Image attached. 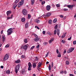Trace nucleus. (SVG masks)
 Instances as JSON below:
<instances>
[{
  "mask_svg": "<svg viewBox=\"0 0 76 76\" xmlns=\"http://www.w3.org/2000/svg\"><path fill=\"white\" fill-rule=\"evenodd\" d=\"M35 1L34 0H31V5H33L34 4V3Z\"/></svg>",
  "mask_w": 76,
  "mask_h": 76,
  "instance_id": "nucleus-23",
  "label": "nucleus"
},
{
  "mask_svg": "<svg viewBox=\"0 0 76 76\" xmlns=\"http://www.w3.org/2000/svg\"><path fill=\"white\" fill-rule=\"evenodd\" d=\"M23 3H24V0H21V2L18 3V7H20L21 6H22L23 4Z\"/></svg>",
  "mask_w": 76,
  "mask_h": 76,
  "instance_id": "nucleus-3",
  "label": "nucleus"
},
{
  "mask_svg": "<svg viewBox=\"0 0 76 76\" xmlns=\"http://www.w3.org/2000/svg\"><path fill=\"white\" fill-rule=\"evenodd\" d=\"M68 9H66V8H64V11H67V10H68Z\"/></svg>",
  "mask_w": 76,
  "mask_h": 76,
  "instance_id": "nucleus-40",
  "label": "nucleus"
},
{
  "mask_svg": "<svg viewBox=\"0 0 76 76\" xmlns=\"http://www.w3.org/2000/svg\"><path fill=\"white\" fill-rule=\"evenodd\" d=\"M39 47V45H38L36 46V48H38Z\"/></svg>",
  "mask_w": 76,
  "mask_h": 76,
  "instance_id": "nucleus-55",
  "label": "nucleus"
},
{
  "mask_svg": "<svg viewBox=\"0 0 76 76\" xmlns=\"http://www.w3.org/2000/svg\"><path fill=\"white\" fill-rule=\"evenodd\" d=\"M24 41L25 43H27L28 42V40L26 39H24Z\"/></svg>",
  "mask_w": 76,
  "mask_h": 76,
  "instance_id": "nucleus-27",
  "label": "nucleus"
},
{
  "mask_svg": "<svg viewBox=\"0 0 76 76\" xmlns=\"http://www.w3.org/2000/svg\"><path fill=\"white\" fill-rule=\"evenodd\" d=\"M69 76H73V75L72 74H70L69 75Z\"/></svg>",
  "mask_w": 76,
  "mask_h": 76,
  "instance_id": "nucleus-62",
  "label": "nucleus"
},
{
  "mask_svg": "<svg viewBox=\"0 0 76 76\" xmlns=\"http://www.w3.org/2000/svg\"><path fill=\"white\" fill-rule=\"evenodd\" d=\"M49 62L48 61H47L46 62V64H49Z\"/></svg>",
  "mask_w": 76,
  "mask_h": 76,
  "instance_id": "nucleus-64",
  "label": "nucleus"
},
{
  "mask_svg": "<svg viewBox=\"0 0 76 76\" xmlns=\"http://www.w3.org/2000/svg\"><path fill=\"white\" fill-rule=\"evenodd\" d=\"M45 3V1H43L42 2V5H43V4H44Z\"/></svg>",
  "mask_w": 76,
  "mask_h": 76,
  "instance_id": "nucleus-38",
  "label": "nucleus"
},
{
  "mask_svg": "<svg viewBox=\"0 0 76 76\" xmlns=\"http://www.w3.org/2000/svg\"><path fill=\"white\" fill-rule=\"evenodd\" d=\"M3 30H1V34H3Z\"/></svg>",
  "mask_w": 76,
  "mask_h": 76,
  "instance_id": "nucleus-63",
  "label": "nucleus"
},
{
  "mask_svg": "<svg viewBox=\"0 0 76 76\" xmlns=\"http://www.w3.org/2000/svg\"><path fill=\"white\" fill-rule=\"evenodd\" d=\"M11 11H8L7 12V16H9L11 14Z\"/></svg>",
  "mask_w": 76,
  "mask_h": 76,
  "instance_id": "nucleus-11",
  "label": "nucleus"
},
{
  "mask_svg": "<svg viewBox=\"0 0 76 76\" xmlns=\"http://www.w3.org/2000/svg\"><path fill=\"white\" fill-rule=\"evenodd\" d=\"M48 54H49V53L48 52L47 53V54L45 55V57H47V56H48Z\"/></svg>",
  "mask_w": 76,
  "mask_h": 76,
  "instance_id": "nucleus-44",
  "label": "nucleus"
},
{
  "mask_svg": "<svg viewBox=\"0 0 76 76\" xmlns=\"http://www.w3.org/2000/svg\"><path fill=\"white\" fill-rule=\"evenodd\" d=\"M58 27L57 26V25H56L55 27V29H57Z\"/></svg>",
  "mask_w": 76,
  "mask_h": 76,
  "instance_id": "nucleus-42",
  "label": "nucleus"
},
{
  "mask_svg": "<svg viewBox=\"0 0 76 76\" xmlns=\"http://www.w3.org/2000/svg\"><path fill=\"white\" fill-rule=\"evenodd\" d=\"M9 57V55H8L7 54H6L5 55L4 57L3 58V59L4 61H6L8 59Z\"/></svg>",
  "mask_w": 76,
  "mask_h": 76,
  "instance_id": "nucleus-4",
  "label": "nucleus"
},
{
  "mask_svg": "<svg viewBox=\"0 0 76 76\" xmlns=\"http://www.w3.org/2000/svg\"><path fill=\"white\" fill-rule=\"evenodd\" d=\"M74 50H75V48H71L69 49L68 50L67 53H72V51H73Z\"/></svg>",
  "mask_w": 76,
  "mask_h": 76,
  "instance_id": "nucleus-5",
  "label": "nucleus"
},
{
  "mask_svg": "<svg viewBox=\"0 0 76 76\" xmlns=\"http://www.w3.org/2000/svg\"><path fill=\"white\" fill-rule=\"evenodd\" d=\"M67 7H68L69 9H72L73 7V5H68L67 6Z\"/></svg>",
  "mask_w": 76,
  "mask_h": 76,
  "instance_id": "nucleus-13",
  "label": "nucleus"
},
{
  "mask_svg": "<svg viewBox=\"0 0 76 76\" xmlns=\"http://www.w3.org/2000/svg\"><path fill=\"white\" fill-rule=\"evenodd\" d=\"M33 68H35L36 67H37V65H36V64L35 63H33Z\"/></svg>",
  "mask_w": 76,
  "mask_h": 76,
  "instance_id": "nucleus-18",
  "label": "nucleus"
},
{
  "mask_svg": "<svg viewBox=\"0 0 76 76\" xmlns=\"http://www.w3.org/2000/svg\"><path fill=\"white\" fill-rule=\"evenodd\" d=\"M13 18V15H11V17H7V20H8V19H12Z\"/></svg>",
  "mask_w": 76,
  "mask_h": 76,
  "instance_id": "nucleus-16",
  "label": "nucleus"
},
{
  "mask_svg": "<svg viewBox=\"0 0 76 76\" xmlns=\"http://www.w3.org/2000/svg\"><path fill=\"white\" fill-rule=\"evenodd\" d=\"M42 34H45V31H43L42 32Z\"/></svg>",
  "mask_w": 76,
  "mask_h": 76,
  "instance_id": "nucleus-53",
  "label": "nucleus"
},
{
  "mask_svg": "<svg viewBox=\"0 0 76 76\" xmlns=\"http://www.w3.org/2000/svg\"><path fill=\"white\" fill-rule=\"evenodd\" d=\"M4 67V66H1V69H3Z\"/></svg>",
  "mask_w": 76,
  "mask_h": 76,
  "instance_id": "nucleus-58",
  "label": "nucleus"
},
{
  "mask_svg": "<svg viewBox=\"0 0 76 76\" xmlns=\"http://www.w3.org/2000/svg\"><path fill=\"white\" fill-rule=\"evenodd\" d=\"M61 42H62V43H65V41H64L63 40H62L61 41Z\"/></svg>",
  "mask_w": 76,
  "mask_h": 76,
  "instance_id": "nucleus-52",
  "label": "nucleus"
},
{
  "mask_svg": "<svg viewBox=\"0 0 76 76\" xmlns=\"http://www.w3.org/2000/svg\"><path fill=\"white\" fill-rule=\"evenodd\" d=\"M56 32L58 35L59 36V34H60V30L58 29H57L56 30Z\"/></svg>",
  "mask_w": 76,
  "mask_h": 76,
  "instance_id": "nucleus-15",
  "label": "nucleus"
},
{
  "mask_svg": "<svg viewBox=\"0 0 76 76\" xmlns=\"http://www.w3.org/2000/svg\"><path fill=\"white\" fill-rule=\"evenodd\" d=\"M56 52L57 54H58V52H59V51H58V49L56 50Z\"/></svg>",
  "mask_w": 76,
  "mask_h": 76,
  "instance_id": "nucleus-48",
  "label": "nucleus"
},
{
  "mask_svg": "<svg viewBox=\"0 0 76 76\" xmlns=\"http://www.w3.org/2000/svg\"><path fill=\"white\" fill-rule=\"evenodd\" d=\"M47 42H44V45H47Z\"/></svg>",
  "mask_w": 76,
  "mask_h": 76,
  "instance_id": "nucleus-41",
  "label": "nucleus"
},
{
  "mask_svg": "<svg viewBox=\"0 0 76 76\" xmlns=\"http://www.w3.org/2000/svg\"><path fill=\"white\" fill-rule=\"evenodd\" d=\"M5 37H2V40L3 41H5Z\"/></svg>",
  "mask_w": 76,
  "mask_h": 76,
  "instance_id": "nucleus-37",
  "label": "nucleus"
},
{
  "mask_svg": "<svg viewBox=\"0 0 76 76\" xmlns=\"http://www.w3.org/2000/svg\"><path fill=\"white\" fill-rule=\"evenodd\" d=\"M7 35H10V34H12L13 32V28H11L8 29L7 31Z\"/></svg>",
  "mask_w": 76,
  "mask_h": 76,
  "instance_id": "nucleus-2",
  "label": "nucleus"
},
{
  "mask_svg": "<svg viewBox=\"0 0 76 76\" xmlns=\"http://www.w3.org/2000/svg\"><path fill=\"white\" fill-rule=\"evenodd\" d=\"M23 47H24L23 45H21V46L20 47V49H21L22 50L23 48Z\"/></svg>",
  "mask_w": 76,
  "mask_h": 76,
  "instance_id": "nucleus-35",
  "label": "nucleus"
},
{
  "mask_svg": "<svg viewBox=\"0 0 76 76\" xmlns=\"http://www.w3.org/2000/svg\"><path fill=\"white\" fill-rule=\"evenodd\" d=\"M17 6H18V4L15 3L13 4V7L14 9H15V8L17 7Z\"/></svg>",
  "mask_w": 76,
  "mask_h": 76,
  "instance_id": "nucleus-10",
  "label": "nucleus"
},
{
  "mask_svg": "<svg viewBox=\"0 0 76 76\" xmlns=\"http://www.w3.org/2000/svg\"><path fill=\"white\" fill-rule=\"evenodd\" d=\"M19 1V0H16L15 1V3H17L18 2V1Z\"/></svg>",
  "mask_w": 76,
  "mask_h": 76,
  "instance_id": "nucleus-43",
  "label": "nucleus"
},
{
  "mask_svg": "<svg viewBox=\"0 0 76 76\" xmlns=\"http://www.w3.org/2000/svg\"><path fill=\"white\" fill-rule=\"evenodd\" d=\"M31 15L28 14V19H30V18H31Z\"/></svg>",
  "mask_w": 76,
  "mask_h": 76,
  "instance_id": "nucleus-28",
  "label": "nucleus"
},
{
  "mask_svg": "<svg viewBox=\"0 0 76 76\" xmlns=\"http://www.w3.org/2000/svg\"><path fill=\"white\" fill-rule=\"evenodd\" d=\"M10 72L9 70H7L6 72V73L7 74H10Z\"/></svg>",
  "mask_w": 76,
  "mask_h": 76,
  "instance_id": "nucleus-24",
  "label": "nucleus"
},
{
  "mask_svg": "<svg viewBox=\"0 0 76 76\" xmlns=\"http://www.w3.org/2000/svg\"><path fill=\"white\" fill-rule=\"evenodd\" d=\"M20 60L19 59H18L16 61H15V63L16 64H18V63H20Z\"/></svg>",
  "mask_w": 76,
  "mask_h": 76,
  "instance_id": "nucleus-14",
  "label": "nucleus"
},
{
  "mask_svg": "<svg viewBox=\"0 0 76 76\" xmlns=\"http://www.w3.org/2000/svg\"><path fill=\"white\" fill-rule=\"evenodd\" d=\"M20 66V64H19L16 66L15 69V72L16 73H18V72L19 70Z\"/></svg>",
  "mask_w": 76,
  "mask_h": 76,
  "instance_id": "nucleus-1",
  "label": "nucleus"
},
{
  "mask_svg": "<svg viewBox=\"0 0 76 76\" xmlns=\"http://www.w3.org/2000/svg\"><path fill=\"white\" fill-rule=\"evenodd\" d=\"M22 13L23 15H27L28 12L25 9H23L22 10Z\"/></svg>",
  "mask_w": 76,
  "mask_h": 76,
  "instance_id": "nucleus-6",
  "label": "nucleus"
},
{
  "mask_svg": "<svg viewBox=\"0 0 76 76\" xmlns=\"http://www.w3.org/2000/svg\"><path fill=\"white\" fill-rule=\"evenodd\" d=\"M25 26V28H28V26H29V23H26Z\"/></svg>",
  "mask_w": 76,
  "mask_h": 76,
  "instance_id": "nucleus-19",
  "label": "nucleus"
},
{
  "mask_svg": "<svg viewBox=\"0 0 76 76\" xmlns=\"http://www.w3.org/2000/svg\"><path fill=\"white\" fill-rule=\"evenodd\" d=\"M31 67H32V66H28V71L31 70Z\"/></svg>",
  "mask_w": 76,
  "mask_h": 76,
  "instance_id": "nucleus-29",
  "label": "nucleus"
},
{
  "mask_svg": "<svg viewBox=\"0 0 76 76\" xmlns=\"http://www.w3.org/2000/svg\"><path fill=\"white\" fill-rule=\"evenodd\" d=\"M34 35L35 36V37H36V38L35 39H34V41L35 42H38V41H39V38H38V36H37V35L35 34H34Z\"/></svg>",
  "mask_w": 76,
  "mask_h": 76,
  "instance_id": "nucleus-8",
  "label": "nucleus"
},
{
  "mask_svg": "<svg viewBox=\"0 0 76 76\" xmlns=\"http://www.w3.org/2000/svg\"><path fill=\"white\" fill-rule=\"evenodd\" d=\"M66 33H63V35L64 36L65 35V36H66Z\"/></svg>",
  "mask_w": 76,
  "mask_h": 76,
  "instance_id": "nucleus-61",
  "label": "nucleus"
},
{
  "mask_svg": "<svg viewBox=\"0 0 76 76\" xmlns=\"http://www.w3.org/2000/svg\"><path fill=\"white\" fill-rule=\"evenodd\" d=\"M51 34V33H50V32H49L48 33V34L49 35H51V34Z\"/></svg>",
  "mask_w": 76,
  "mask_h": 76,
  "instance_id": "nucleus-60",
  "label": "nucleus"
},
{
  "mask_svg": "<svg viewBox=\"0 0 76 76\" xmlns=\"http://www.w3.org/2000/svg\"><path fill=\"white\" fill-rule=\"evenodd\" d=\"M58 57H61V54H59L58 55Z\"/></svg>",
  "mask_w": 76,
  "mask_h": 76,
  "instance_id": "nucleus-54",
  "label": "nucleus"
},
{
  "mask_svg": "<svg viewBox=\"0 0 76 76\" xmlns=\"http://www.w3.org/2000/svg\"><path fill=\"white\" fill-rule=\"evenodd\" d=\"M35 47V46H33L31 48V50H32Z\"/></svg>",
  "mask_w": 76,
  "mask_h": 76,
  "instance_id": "nucleus-51",
  "label": "nucleus"
},
{
  "mask_svg": "<svg viewBox=\"0 0 76 76\" xmlns=\"http://www.w3.org/2000/svg\"><path fill=\"white\" fill-rule=\"evenodd\" d=\"M37 28V29H39V28L37 26H35V28Z\"/></svg>",
  "mask_w": 76,
  "mask_h": 76,
  "instance_id": "nucleus-49",
  "label": "nucleus"
},
{
  "mask_svg": "<svg viewBox=\"0 0 76 76\" xmlns=\"http://www.w3.org/2000/svg\"><path fill=\"white\" fill-rule=\"evenodd\" d=\"M71 37H70V38H68V40H70V39H71Z\"/></svg>",
  "mask_w": 76,
  "mask_h": 76,
  "instance_id": "nucleus-57",
  "label": "nucleus"
},
{
  "mask_svg": "<svg viewBox=\"0 0 76 76\" xmlns=\"http://www.w3.org/2000/svg\"><path fill=\"white\" fill-rule=\"evenodd\" d=\"M28 67H32V65L31 62H29L28 63Z\"/></svg>",
  "mask_w": 76,
  "mask_h": 76,
  "instance_id": "nucleus-26",
  "label": "nucleus"
},
{
  "mask_svg": "<svg viewBox=\"0 0 76 76\" xmlns=\"http://www.w3.org/2000/svg\"><path fill=\"white\" fill-rule=\"evenodd\" d=\"M54 35H56V30H55L54 31Z\"/></svg>",
  "mask_w": 76,
  "mask_h": 76,
  "instance_id": "nucleus-47",
  "label": "nucleus"
},
{
  "mask_svg": "<svg viewBox=\"0 0 76 76\" xmlns=\"http://www.w3.org/2000/svg\"><path fill=\"white\" fill-rule=\"evenodd\" d=\"M29 47V45L27 44L25 45L23 47V49L24 50H25V51H26V50H27V48H28V47Z\"/></svg>",
  "mask_w": 76,
  "mask_h": 76,
  "instance_id": "nucleus-7",
  "label": "nucleus"
},
{
  "mask_svg": "<svg viewBox=\"0 0 76 76\" xmlns=\"http://www.w3.org/2000/svg\"><path fill=\"white\" fill-rule=\"evenodd\" d=\"M21 72L22 74H24V73H26V71H25V70L23 69L22 70H21Z\"/></svg>",
  "mask_w": 76,
  "mask_h": 76,
  "instance_id": "nucleus-12",
  "label": "nucleus"
},
{
  "mask_svg": "<svg viewBox=\"0 0 76 76\" xmlns=\"http://www.w3.org/2000/svg\"><path fill=\"white\" fill-rule=\"evenodd\" d=\"M54 41V38H52L50 40H49V43L50 44V43H51L52 42H53Z\"/></svg>",
  "mask_w": 76,
  "mask_h": 76,
  "instance_id": "nucleus-22",
  "label": "nucleus"
},
{
  "mask_svg": "<svg viewBox=\"0 0 76 76\" xmlns=\"http://www.w3.org/2000/svg\"><path fill=\"white\" fill-rule=\"evenodd\" d=\"M41 65H42V63L41 62H39L38 64V68H39V67L41 66Z\"/></svg>",
  "mask_w": 76,
  "mask_h": 76,
  "instance_id": "nucleus-20",
  "label": "nucleus"
},
{
  "mask_svg": "<svg viewBox=\"0 0 76 76\" xmlns=\"http://www.w3.org/2000/svg\"><path fill=\"white\" fill-rule=\"evenodd\" d=\"M21 58H24V56L23 55L21 56Z\"/></svg>",
  "mask_w": 76,
  "mask_h": 76,
  "instance_id": "nucleus-59",
  "label": "nucleus"
},
{
  "mask_svg": "<svg viewBox=\"0 0 76 76\" xmlns=\"http://www.w3.org/2000/svg\"><path fill=\"white\" fill-rule=\"evenodd\" d=\"M60 18H63L64 17L63 15H60Z\"/></svg>",
  "mask_w": 76,
  "mask_h": 76,
  "instance_id": "nucleus-50",
  "label": "nucleus"
},
{
  "mask_svg": "<svg viewBox=\"0 0 76 76\" xmlns=\"http://www.w3.org/2000/svg\"><path fill=\"white\" fill-rule=\"evenodd\" d=\"M21 21L23 22H25V18H22L21 19Z\"/></svg>",
  "mask_w": 76,
  "mask_h": 76,
  "instance_id": "nucleus-25",
  "label": "nucleus"
},
{
  "mask_svg": "<svg viewBox=\"0 0 76 76\" xmlns=\"http://www.w3.org/2000/svg\"><path fill=\"white\" fill-rule=\"evenodd\" d=\"M56 7H60V4H56Z\"/></svg>",
  "mask_w": 76,
  "mask_h": 76,
  "instance_id": "nucleus-32",
  "label": "nucleus"
},
{
  "mask_svg": "<svg viewBox=\"0 0 76 76\" xmlns=\"http://www.w3.org/2000/svg\"><path fill=\"white\" fill-rule=\"evenodd\" d=\"M66 37V35H64V36L63 35H62V36H61V38H64V37Z\"/></svg>",
  "mask_w": 76,
  "mask_h": 76,
  "instance_id": "nucleus-46",
  "label": "nucleus"
},
{
  "mask_svg": "<svg viewBox=\"0 0 76 76\" xmlns=\"http://www.w3.org/2000/svg\"><path fill=\"white\" fill-rule=\"evenodd\" d=\"M51 7L50 5H48L46 7V9L48 11H49L50 10Z\"/></svg>",
  "mask_w": 76,
  "mask_h": 76,
  "instance_id": "nucleus-9",
  "label": "nucleus"
},
{
  "mask_svg": "<svg viewBox=\"0 0 76 76\" xmlns=\"http://www.w3.org/2000/svg\"><path fill=\"white\" fill-rule=\"evenodd\" d=\"M53 22L54 23L57 22V19H55L53 20Z\"/></svg>",
  "mask_w": 76,
  "mask_h": 76,
  "instance_id": "nucleus-31",
  "label": "nucleus"
},
{
  "mask_svg": "<svg viewBox=\"0 0 76 76\" xmlns=\"http://www.w3.org/2000/svg\"><path fill=\"white\" fill-rule=\"evenodd\" d=\"M53 62H52L51 63V65L52 66V67H53Z\"/></svg>",
  "mask_w": 76,
  "mask_h": 76,
  "instance_id": "nucleus-45",
  "label": "nucleus"
},
{
  "mask_svg": "<svg viewBox=\"0 0 76 76\" xmlns=\"http://www.w3.org/2000/svg\"><path fill=\"white\" fill-rule=\"evenodd\" d=\"M73 44L74 45H76V41H75L73 42Z\"/></svg>",
  "mask_w": 76,
  "mask_h": 76,
  "instance_id": "nucleus-36",
  "label": "nucleus"
},
{
  "mask_svg": "<svg viewBox=\"0 0 76 76\" xmlns=\"http://www.w3.org/2000/svg\"><path fill=\"white\" fill-rule=\"evenodd\" d=\"M9 47V45H7L6 46H5V48H8Z\"/></svg>",
  "mask_w": 76,
  "mask_h": 76,
  "instance_id": "nucleus-39",
  "label": "nucleus"
},
{
  "mask_svg": "<svg viewBox=\"0 0 76 76\" xmlns=\"http://www.w3.org/2000/svg\"><path fill=\"white\" fill-rule=\"evenodd\" d=\"M52 22V20H49L48 23L49 24H51V22Z\"/></svg>",
  "mask_w": 76,
  "mask_h": 76,
  "instance_id": "nucleus-34",
  "label": "nucleus"
},
{
  "mask_svg": "<svg viewBox=\"0 0 76 76\" xmlns=\"http://www.w3.org/2000/svg\"><path fill=\"white\" fill-rule=\"evenodd\" d=\"M35 22L37 23H39L40 22V20L38 19H36L35 20Z\"/></svg>",
  "mask_w": 76,
  "mask_h": 76,
  "instance_id": "nucleus-17",
  "label": "nucleus"
},
{
  "mask_svg": "<svg viewBox=\"0 0 76 76\" xmlns=\"http://www.w3.org/2000/svg\"><path fill=\"white\" fill-rule=\"evenodd\" d=\"M48 69H49V70H51V65L50 64L49 65Z\"/></svg>",
  "mask_w": 76,
  "mask_h": 76,
  "instance_id": "nucleus-30",
  "label": "nucleus"
},
{
  "mask_svg": "<svg viewBox=\"0 0 76 76\" xmlns=\"http://www.w3.org/2000/svg\"><path fill=\"white\" fill-rule=\"evenodd\" d=\"M60 73L62 74V73H64V72H63V71H61L60 72Z\"/></svg>",
  "mask_w": 76,
  "mask_h": 76,
  "instance_id": "nucleus-56",
  "label": "nucleus"
},
{
  "mask_svg": "<svg viewBox=\"0 0 76 76\" xmlns=\"http://www.w3.org/2000/svg\"><path fill=\"white\" fill-rule=\"evenodd\" d=\"M51 15V13H48L45 16H50Z\"/></svg>",
  "mask_w": 76,
  "mask_h": 76,
  "instance_id": "nucleus-21",
  "label": "nucleus"
},
{
  "mask_svg": "<svg viewBox=\"0 0 76 76\" xmlns=\"http://www.w3.org/2000/svg\"><path fill=\"white\" fill-rule=\"evenodd\" d=\"M66 64H67L68 65H69V61H66Z\"/></svg>",
  "mask_w": 76,
  "mask_h": 76,
  "instance_id": "nucleus-33",
  "label": "nucleus"
}]
</instances>
